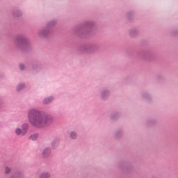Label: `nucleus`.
Segmentation results:
<instances>
[{"label": "nucleus", "instance_id": "nucleus-4", "mask_svg": "<svg viewBox=\"0 0 178 178\" xmlns=\"http://www.w3.org/2000/svg\"><path fill=\"white\" fill-rule=\"evenodd\" d=\"M14 42L18 48H26L29 47V39L23 35H18L16 39L14 40Z\"/></svg>", "mask_w": 178, "mask_h": 178}, {"label": "nucleus", "instance_id": "nucleus-19", "mask_svg": "<svg viewBox=\"0 0 178 178\" xmlns=\"http://www.w3.org/2000/svg\"><path fill=\"white\" fill-rule=\"evenodd\" d=\"M15 134H17V136H23V130L20 128H17L15 129Z\"/></svg>", "mask_w": 178, "mask_h": 178}, {"label": "nucleus", "instance_id": "nucleus-3", "mask_svg": "<svg viewBox=\"0 0 178 178\" xmlns=\"http://www.w3.org/2000/svg\"><path fill=\"white\" fill-rule=\"evenodd\" d=\"M56 24V20L55 19L49 22L47 24L46 28L42 29L39 31V36L43 37L44 38H45V37H48V35L51 34V29L55 27Z\"/></svg>", "mask_w": 178, "mask_h": 178}, {"label": "nucleus", "instance_id": "nucleus-14", "mask_svg": "<svg viewBox=\"0 0 178 178\" xmlns=\"http://www.w3.org/2000/svg\"><path fill=\"white\" fill-rule=\"evenodd\" d=\"M126 16L128 20H131V19H133V17H134V12L129 11L127 13Z\"/></svg>", "mask_w": 178, "mask_h": 178}, {"label": "nucleus", "instance_id": "nucleus-8", "mask_svg": "<svg viewBox=\"0 0 178 178\" xmlns=\"http://www.w3.org/2000/svg\"><path fill=\"white\" fill-rule=\"evenodd\" d=\"M119 118H120V113L118 111H114L110 115L111 120H118Z\"/></svg>", "mask_w": 178, "mask_h": 178}, {"label": "nucleus", "instance_id": "nucleus-23", "mask_svg": "<svg viewBox=\"0 0 178 178\" xmlns=\"http://www.w3.org/2000/svg\"><path fill=\"white\" fill-rule=\"evenodd\" d=\"M143 98H147L148 97V94L145 93L143 95Z\"/></svg>", "mask_w": 178, "mask_h": 178}, {"label": "nucleus", "instance_id": "nucleus-16", "mask_svg": "<svg viewBox=\"0 0 178 178\" xmlns=\"http://www.w3.org/2000/svg\"><path fill=\"white\" fill-rule=\"evenodd\" d=\"M92 49H95V45L92 44L87 46L85 49V52H90V51H92Z\"/></svg>", "mask_w": 178, "mask_h": 178}, {"label": "nucleus", "instance_id": "nucleus-10", "mask_svg": "<svg viewBox=\"0 0 178 178\" xmlns=\"http://www.w3.org/2000/svg\"><path fill=\"white\" fill-rule=\"evenodd\" d=\"M26 88V84L25 83H19L17 86L16 91L17 92H20L21 91H23Z\"/></svg>", "mask_w": 178, "mask_h": 178}, {"label": "nucleus", "instance_id": "nucleus-12", "mask_svg": "<svg viewBox=\"0 0 178 178\" xmlns=\"http://www.w3.org/2000/svg\"><path fill=\"white\" fill-rule=\"evenodd\" d=\"M13 15L14 17H20L22 16V11L19 9L13 10Z\"/></svg>", "mask_w": 178, "mask_h": 178}, {"label": "nucleus", "instance_id": "nucleus-24", "mask_svg": "<svg viewBox=\"0 0 178 178\" xmlns=\"http://www.w3.org/2000/svg\"><path fill=\"white\" fill-rule=\"evenodd\" d=\"M2 104H3V103H2V99H0V108L2 107Z\"/></svg>", "mask_w": 178, "mask_h": 178}, {"label": "nucleus", "instance_id": "nucleus-5", "mask_svg": "<svg viewBox=\"0 0 178 178\" xmlns=\"http://www.w3.org/2000/svg\"><path fill=\"white\" fill-rule=\"evenodd\" d=\"M111 97V90L108 88H103L100 91V98L102 101H106Z\"/></svg>", "mask_w": 178, "mask_h": 178}, {"label": "nucleus", "instance_id": "nucleus-6", "mask_svg": "<svg viewBox=\"0 0 178 178\" xmlns=\"http://www.w3.org/2000/svg\"><path fill=\"white\" fill-rule=\"evenodd\" d=\"M51 148L46 147L42 152V156L43 158H48L51 156Z\"/></svg>", "mask_w": 178, "mask_h": 178}, {"label": "nucleus", "instance_id": "nucleus-15", "mask_svg": "<svg viewBox=\"0 0 178 178\" xmlns=\"http://www.w3.org/2000/svg\"><path fill=\"white\" fill-rule=\"evenodd\" d=\"M70 137L71 140H76V138H77V132L76 131L70 132Z\"/></svg>", "mask_w": 178, "mask_h": 178}, {"label": "nucleus", "instance_id": "nucleus-13", "mask_svg": "<svg viewBox=\"0 0 178 178\" xmlns=\"http://www.w3.org/2000/svg\"><path fill=\"white\" fill-rule=\"evenodd\" d=\"M39 136L40 135L38 134H33L29 136V140H31L32 141H37Z\"/></svg>", "mask_w": 178, "mask_h": 178}, {"label": "nucleus", "instance_id": "nucleus-22", "mask_svg": "<svg viewBox=\"0 0 178 178\" xmlns=\"http://www.w3.org/2000/svg\"><path fill=\"white\" fill-rule=\"evenodd\" d=\"M19 68H20V70H24V65L20 64L19 65Z\"/></svg>", "mask_w": 178, "mask_h": 178}, {"label": "nucleus", "instance_id": "nucleus-9", "mask_svg": "<svg viewBox=\"0 0 178 178\" xmlns=\"http://www.w3.org/2000/svg\"><path fill=\"white\" fill-rule=\"evenodd\" d=\"M21 127L23 131V136H26V134H27V131H29V129H30V125L29 123H24Z\"/></svg>", "mask_w": 178, "mask_h": 178}, {"label": "nucleus", "instance_id": "nucleus-21", "mask_svg": "<svg viewBox=\"0 0 178 178\" xmlns=\"http://www.w3.org/2000/svg\"><path fill=\"white\" fill-rule=\"evenodd\" d=\"M116 137H120L121 136H123V131H118L115 134Z\"/></svg>", "mask_w": 178, "mask_h": 178}, {"label": "nucleus", "instance_id": "nucleus-1", "mask_svg": "<svg viewBox=\"0 0 178 178\" xmlns=\"http://www.w3.org/2000/svg\"><path fill=\"white\" fill-rule=\"evenodd\" d=\"M28 119L30 124L35 129H45L54 123V118L45 114L37 108H31L28 111Z\"/></svg>", "mask_w": 178, "mask_h": 178}, {"label": "nucleus", "instance_id": "nucleus-7", "mask_svg": "<svg viewBox=\"0 0 178 178\" xmlns=\"http://www.w3.org/2000/svg\"><path fill=\"white\" fill-rule=\"evenodd\" d=\"M54 99H55V97H54V96L46 97L43 99L42 104L44 105H49V104H52V102Z\"/></svg>", "mask_w": 178, "mask_h": 178}, {"label": "nucleus", "instance_id": "nucleus-20", "mask_svg": "<svg viewBox=\"0 0 178 178\" xmlns=\"http://www.w3.org/2000/svg\"><path fill=\"white\" fill-rule=\"evenodd\" d=\"M10 172H12V169H10V168L9 166H6L5 168V173L6 175H9V173H10Z\"/></svg>", "mask_w": 178, "mask_h": 178}, {"label": "nucleus", "instance_id": "nucleus-18", "mask_svg": "<svg viewBox=\"0 0 178 178\" xmlns=\"http://www.w3.org/2000/svg\"><path fill=\"white\" fill-rule=\"evenodd\" d=\"M40 178H51L49 172H43L40 175Z\"/></svg>", "mask_w": 178, "mask_h": 178}, {"label": "nucleus", "instance_id": "nucleus-11", "mask_svg": "<svg viewBox=\"0 0 178 178\" xmlns=\"http://www.w3.org/2000/svg\"><path fill=\"white\" fill-rule=\"evenodd\" d=\"M138 29L134 28L129 31V34L131 37H136V35H138Z\"/></svg>", "mask_w": 178, "mask_h": 178}, {"label": "nucleus", "instance_id": "nucleus-2", "mask_svg": "<svg viewBox=\"0 0 178 178\" xmlns=\"http://www.w3.org/2000/svg\"><path fill=\"white\" fill-rule=\"evenodd\" d=\"M95 26V24H94L92 21L86 22L80 27L75 29L74 33L77 34V35H87Z\"/></svg>", "mask_w": 178, "mask_h": 178}, {"label": "nucleus", "instance_id": "nucleus-17", "mask_svg": "<svg viewBox=\"0 0 178 178\" xmlns=\"http://www.w3.org/2000/svg\"><path fill=\"white\" fill-rule=\"evenodd\" d=\"M59 145V139H56L51 143L52 148H56Z\"/></svg>", "mask_w": 178, "mask_h": 178}]
</instances>
